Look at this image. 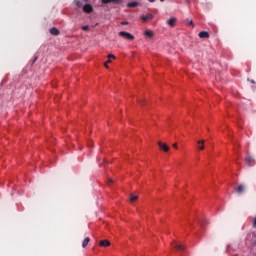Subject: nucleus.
<instances>
[{
    "instance_id": "1",
    "label": "nucleus",
    "mask_w": 256,
    "mask_h": 256,
    "mask_svg": "<svg viewBox=\"0 0 256 256\" xmlns=\"http://www.w3.org/2000/svg\"><path fill=\"white\" fill-rule=\"evenodd\" d=\"M119 37H122V39H125L126 41H134L135 40V36H133V34L129 33V32H125V31H120L118 33Z\"/></svg>"
},
{
    "instance_id": "2",
    "label": "nucleus",
    "mask_w": 256,
    "mask_h": 256,
    "mask_svg": "<svg viewBox=\"0 0 256 256\" xmlns=\"http://www.w3.org/2000/svg\"><path fill=\"white\" fill-rule=\"evenodd\" d=\"M158 146L161 149V151H164V153H168L169 151V146L165 143H162L161 141L158 142Z\"/></svg>"
},
{
    "instance_id": "3",
    "label": "nucleus",
    "mask_w": 256,
    "mask_h": 256,
    "mask_svg": "<svg viewBox=\"0 0 256 256\" xmlns=\"http://www.w3.org/2000/svg\"><path fill=\"white\" fill-rule=\"evenodd\" d=\"M140 19L144 22V23H147V21H151V19H153V14L151 13H148L146 15H142L140 17Z\"/></svg>"
},
{
    "instance_id": "4",
    "label": "nucleus",
    "mask_w": 256,
    "mask_h": 256,
    "mask_svg": "<svg viewBox=\"0 0 256 256\" xmlns=\"http://www.w3.org/2000/svg\"><path fill=\"white\" fill-rule=\"evenodd\" d=\"M171 246L174 249H177L178 251H185V246H182L181 244H179V243H177L175 241L171 244Z\"/></svg>"
},
{
    "instance_id": "5",
    "label": "nucleus",
    "mask_w": 256,
    "mask_h": 256,
    "mask_svg": "<svg viewBox=\"0 0 256 256\" xmlns=\"http://www.w3.org/2000/svg\"><path fill=\"white\" fill-rule=\"evenodd\" d=\"M84 13H93V6L91 4H85L83 6Z\"/></svg>"
},
{
    "instance_id": "6",
    "label": "nucleus",
    "mask_w": 256,
    "mask_h": 256,
    "mask_svg": "<svg viewBox=\"0 0 256 256\" xmlns=\"http://www.w3.org/2000/svg\"><path fill=\"white\" fill-rule=\"evenodd\" d=\"M198 37H200V39H209V32L201 31L199 32Z\"/></svg>"
},
{
    "instance_id": "7",
    "label": "nucleus",
    "mask_w": 256,
    "mask_h": 256,
    "mask_svg": "<svg viewBox=\"0 0 256 256\" xmlns=\"http://www.w3.org/2000/svg\"><path fill=\"white\" fill-rule=\"evenodd\" d=\"M235 191H236V193L241 195V193H243L245 191V185L240 184L238 187L235 188Z\"/></svg>"
},
{
    "instance_id": "8",
    "label": "nucleus",
    "mask_w": 256,
    "mask_h": 256,
    "mask_svg": "<svg viewBox=\"0 0 256 256\" xmlns=\"http://www.w3.org/2000/svg\"><path fill=\"white\" fill-rule=\"evenodd\" d=\"M197 147L200 151H203V149H205V140H199L197 142Z\"/></svg>"
},
{
    "instance_id": "9",
    "label": "nucleus",
    "mask_w": 256,
    "mask_h": 256,
    "mask_svg": "<svg viewBox=\"0 0 256 256\" xmlns=\"http://www.w3.org/2000/svg\"><path fill=\"white\" fill-rule=\"evenodd\" d=\"M111 245V242L109 240H102L99 243L100 247H109Z\"/></svg>"
},
{
    "instance_id": "10",
    "label": "nucleus",
    "mask_w": 256,
    "mask_h": 256,
    "mask_svg": "<svg viewBox=\"0 0 256 256\" xmlns=\"http://www.w3.org/2000/svg\"><path fill=\"white\" fill-rule=\"evenodd\" d=\"M103 5H107V3L119 4L121 0H102Z\"/></svg>"
},
{
    "instance_id": "11",
    "label": "nucleus",
    "mask_w": 256,
    "mask_h": 256,
    "mask_svg": "<svg viewBox=\"0 0 256 256\" xmlns=\"http://www.w3.org/2000/svg\"><path fill=\"white\" fill-rule=\"evenodd\" d=\"M90 242H91V238L86 237V238L83 240V242H82V247H83V249H85V247H87Z\"/></svg>"
},
{
    "instance_id": "12",
    "label": "nucleus",
    "mask_w": 256,
    "mask_h": 256,
    "mask_svg": "<svg viewBox=\"0 0 256 256\" xmlns=\"http://www.w3.org/2000/svg\"><path fill=\"white\" fill-rule=\"evenodd\" d=\"M175 23H177V19L176 18H170L167 22V24L170 26V27H175Z\"/></svg>"
},
{
    "instance_id": "13",
    "label": "nucleus",
    "mask_w": 256,
    "mask_h": 256,
    "mask_svg": "<svg viewBox=\"0 0 256 256\" xmlns=\"http://www.w3.org/2000/svg\"><path fill=\"white\" fill-rule=\"evenodd\" d=\"M246 163H247V165H253V163H255V160H253V157H251V156H247L246 157Z\"/></svg>"
},
{
    "instance_id": "14",
    "label": "nucleus",
    "mask_w": 256,
    "mask_h": 256,
    "mask_svg": "<svg viewBox=\"0 0 256 256\" xmlns=\"http://www.w3.org/2000/svg\"><path fill=\"white\" fill-rule=\"evenodd\" d=\"M137 199H139L138 196H136L135 194H130V202L131 203H135V201H137Z\"/></svg>"
},
{
    "instance_id": "15",
    "label": "nucleus",
    "mask_w": 256,
    "mask_h": 256,
    "mask_svg": "<svg viewBox=\"0 0 256 256\" xmlns=\"http://www.w3.org/2000/svg\"><path fill=\"white\" fill-rule=\"evenodd\" d=\"M138 6H139V2H129L127 4V7H131V8L138 7Z\"/></svg>"
},
{
    "instance_id": "16",
    "label": "nucleus",
    "mask_w": 256,
    "mask_h": 256,
    "mask_svg": "<svg viewBox=\"0 0 256 256\" xmlns=\"http://www.w3.org/2000/svg\"><path fill=\"white\" fill-rule=\"evenodd\" d=\"M51 35H59V29L57 28H51L50 29Z\"/></svg>"
},
{
    "instance_id": "17",
    "label": "nucleus",
    "mask_w": 256,
    "mask_h": 256,
    "mask_svg": "<svg viewBox=\"0 0 256 256\" xmlns=\"http://www.w3.org/2000/svg\"><path fill=\"white\" fill-rule=\"evenodd\" d=\"M144 35H146V37H153V31H151V30H146V31L144 32Z\"/></svg>"
},
{
    "instance_id": "18",
    "label": "nucleus",
    "mask_w": 256,
    "mask_h": 256,
    "mask_svg": "<svg viewBox=\"0 0 256 256\" xmlns=\"http://www.w3.org/2000/svg\"><path fill=\"white\" fill-rule=\"evenodd\" d=\"M75 5L76 7H83V2H81V0H76Z\"/></svg>"
},
{
    "instance_id": "19",
    "label": "nucleus",
    "mask_w": 256,
    "mask_h": 256,
    "mask_svg": "<svg viewBox=\"0 0 256 256\" xmlns=\"http://www.w3.org/2000/svg\"><path fill=\"white\" fill-rule=\"evenodd\" d=\"M252 227H253L254 229H256V217L253 219Z\"/></svg>"
},
{
    "instance_id": "20",
    "label": "nucleus",
    "mask_w": 256,
    "mask_h": 256,
    "mask_svg": "<svg viewBox=\"0 0 256 256\" xmlns=\"http://www.w3.org/2000/svg\"><path fill=\"white\" fill-rule=\"evenodd\" d=\"M82 31H89V26H87V25L83 26Z\"/></svg>"
},
{
    "instance_id": "21",
    "label": "nucleus",
    "mask_w": 256,
    "mask_h": 256,
    "mask_svg": "<svg viewBox=\"0 0 256 256\" xmlns=\"http://www.w3.org/2000/svg\"><path fill=\"white\" fill-rule=\"evenodd\" d=\"M108 59H115V55L109 54V55H108Z\"/></svg>"
},
{
    "instance_id": "22",
    "label": "nucleus",
    "mask_w": 256,
    "mask_h": 256,
    "mask_svg": "<svg viewBox=\"0 0 256 256\" xmlns=\"http://www.w3.org/2000/svg\"><path fill=\"white\" fill-rule=\"evenodd\" d=\"M120 25H129V22H127V21H122V22L120 23Z\"/></svg>"
},
{
    "instance_id": "23",
    "label": "nucleus",
    "mask_w": 256,
    "mask_h": 256,
    "mask_svg": "<svg viewBox=\"0 0 256 256\" xmlns=\"http://www.w3.org/2000/svg\"><path fill=\"white\" fill-rule=\"evenodd\" d=\"M104 67H106V69H109V66L107 65V62L104 64Z\"/></svg>"
},
{
    "instance_id": "24",
    "label": "nucleus",
    "mask_w": 256,
    "mask_h": 256,
    "mask_svg": "<svg viewBox=\"0 0 256 256\" xmlns=\"http://www.w3.org/2000/svg\"><path fill=\"white\" fill-rule=\"evenodd\" d=\"M189 25H192V26H193V20H190V21H189Z\"/></svg>"
},
{
    "instance_id": "25",
    "label": "nucleus",
    "mask_w": 256,
    "mask_h": 256,
    "mask_svg": "<svg viewBox=\"0 0 256 256\" xmlns=\"http://www.w3.org/2000/svg\"><path fill=\"white\" fill-rule=\"evenodd\" d=\"M174 149H177V143L173 144Z\"/></svg>"
},
{
    "instance_id": "26",
    "label": "nucleus",
    "mask_w": 256,
    "mask_h": 256,
    "mask_svg": "<svg viewBox=\"0 0 256 256\" xmlns=\"http://www.w3.org/2000/svg\"><path fill=\"white\" fill-rule=\"evenodd\" d=\"M106 63H111V58H108Z\"/></svg>"
},
{
    "instance_id": "27",
    "label": "nucleus",
    "mask_w": 256,
    "mask_h": 256,
    "mask_svg": "<svg viewBox=\"0 0 256 256\" xmlns=\"http://www.w3.org/2000/svg\"><path fill=\"white\" fill-rule=\"evenodd\" d=\"M150 3H155V0H148Z\"/></svg>"
},
{
    "instance_id": "28",
    "label": "nucleus",
    "mask_w": 256,
    "mask_h": 256,
    "mask_svg": "<svg viewBox=\"0 0 256 256\" xmlns=\"http://www.w3.org/2000/svg\"><path fill=\"white\" fill-rule=\"evenodd\" d=\"M109 183H113V180H112V179H109Z\"/></svg>"
},
{
    "instance_id": "29",
    "label": "nucleus",
    "mask_w": 256,
    "mask_h": 256,
    "mask_svg": "<svg viewBox=\"0 0 256 256\" xmlns=\"http://www.w3.org/2000/svg\"><path fill=\"white\" fill-rule=\"evenodd\" d=\"M251 83H255V80H251Z\"/></svg>"
},
{
    "instance_id": "30",
    "label": "nucleus",
    "mask_w": 256,
    "mask_h": 256,
    "mask_svg": "<svg viewBox=\"0 0 256 256\" xmlns=\"http://www.w3.org/2000/svg\"><path fill=\"white\" fill-rule=\"evenodd\" d=\"M34 61H37V58H34Z\"/></svg>"
},
{
    "instance_id": "31",
    "label": "nucleus",
    "mask_w": 256,
    "mask_h": 256,
    "mask_svg": "<svg viewBox=\"0 0 256 256\" xmlns=\"http://www.w3.org/2000/svg\"><path fill=\"white\" fill-rule=\"evenodd\" d=\"M139 103H140V104H143V102H141V101H140Z\"/></svg>"
},
{
    "instance_id": "32",
    "label": "nucleus",
    "mask_w": 256,
    "mask_h": 256,
    "mask_svg": "<svg viewBox=\"0 0 256 256\" xmlns=\"http://www.w3.org/2000/svg\"><path fill=\"white\" fill-rule=\"evenodd\" d=\"M161 2L165 1V0H160Z\"/></svg>"
}]
</instances>
